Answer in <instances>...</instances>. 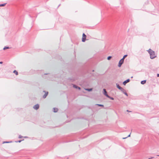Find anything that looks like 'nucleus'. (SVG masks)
Returning <instances> with one entry per match:
<instances>
[{"instance_id":"26","label":"nucleus","mask_w":159,"mask_h":159,"mask_svg":"<svg viewBox=\"0 0 159 159\" xmlns=\"http://www.w3.org/2000/svg\"><path fill=\"white\" fill-rule=\"evenodd\" d=\"M23 138H28V137L27 136H24Z\"/></svg>"},{"instance_id":"19","label":"nucleus","mask_w":159,"mask_h":159,"mask_svg":"<svg viewBox=\"0 0 159 159\" xmlns=\"http://www.w3.org/2000/svg\"><path fill=\"white\" fill-rule=\"evenodd\" d=\"M24 136H21V135H19L18 136V138L21 139L23 138Z\"/></svg>"},{"instance_id":"27","label":"nucleus","mask_w":159,"mask_h":159,"mask_svg":"<svg viewBox=\"0 0 159 159\" xmlns=\"http://www.w3.org/2000/svg\"><path fill=\"white\" fill-rule=\"evenodd\" d=\"M157 77H159V74H157Z\"/></svg>"},{"instance_id":"9","label":"nucleus","mask_w":159,"mask_h":159,"mask_svg":"<svg viewBox=\"0 0 159 159\" xmlns=\"http://www.w3.org/2000/svg\"><path fill=\"white\" fill-rule=\"evenodd\" d=\"M130 80H125L123 82V84L124 85H125L126 84L129 82L130 81Z\"/></svg>"},{"instance_id":"32","label":"nucleus","mask_w":159,"mask_h":159,"mask_svg":"<svg viewBox=\"0 0 159 159\" xmlns=\"http://www.w3.org/2000/svg\"><path fill=\"white\" fill-rule=\"evenodd\" d=\"M157 156H159V155H157Z\"/></svg>"},{"instance_id":"10","label":"nucleus","mask_w":159,"mask_h":159,"mask_svg":"<svg viewBox=\"0 0 159 159\" xmlns=\"http://www.w3.org/2000/svg\"><path fill=\"white\" fill-rule=\"evenodd\" d=\"M58 111V109L57 108L54 107L53 108V111L54 112H57Z\"/></svg>"},{"instance_id":"23","label":"nucleus","mask_w":159,"mask_h":159,"mask_svg":"<svg viewBox=\"0 0 159 159\" xmlns=\"http://www.w3.org/2000/svg\"><path fill=\"white\" fill-rule=\"evenodd\" d=\"M8 48H9V47H4L3 48V49L4 50H5L6 49H8Z\"/></svg>"},{"instance_id":"18","label":"nucleus","mask_w":159,"mask_h":159,"mask_svg":"<svg viewBox=\"0 0 159 159\" xmlns=\"http://www.w3.org/2000/svg\"><path fill=\"white\" fill-rule=\"evenodd\" d=\"M24 140V139H23L22 140H20L17 141H16L15 142L16 143H20L21 141Z\"/></svg>"},{"instance_id":"25","label":"nucleus","mask_w":159,"mask_h":159,"mask_svg":"<svg viewBox=\"0 0 159 159\" xmlns=\"http://www.w3.org/2000/svg\"><path fill=\"white\" fill-rule=\"evenodd\" d=\"M153 158H154V157H149V158H148V159H152Z\"/></svg>"},{"instance_id":"31","label":"nucleus","mask_w":159,"mask_h":159,"mask_svg":"<svg viewBox=\"0 0 159 159\" xmlns=\"http://www.w3.org/2000/svg\"><path fill=\"white\" fill-rule=\"evenodd\" d=\"M69 80H71V79H69Z\"/></svg>"},{"instance_id":"5","label":"nucleus","mask_w":159,"mask_h":159,"mask_svg":"<svg viewBox=\"0 0 159 159\" xmlns=\"http://www.w3.org/2000/svg\"><path fill=\"white\" fill-rule=\"evenodd\" d=\"M116 84L117 88H118L121 91L124 90V89L121 87H120V86L118 84L116 83Z\"/></svg>"},{"instance_id":"15","label":"nucleus","mask_w":159,"mask_h":159,"mask_svg":"<svg viewBox=\"0 0 159 159\" xmlns=\"http://www.w3.org/2000/svg\"><path fill=\"white\" fill-rule=\"evenodd\" d=\"M11 142H12L11 141H3V143H11Z\"/></svg>"},{"instance_id":"13","label":"nucleus","mask_w":159,"mask_h":159,"mask_svg":"<svg viewBox=\"0 0 159 159\" xmlns=\"http://www.w3.org/2000/svg\"><path fill=\"white\" fill-rule=\"evenodd\" d=\"M146 80H143L141 81V83L142 84H144L146 83Z\"/></svg>"},{"instance_id":"22","label":"nucleus","mask_w":159,"mask_h":159,"mask_svg":"<svg viewBox=\"0 0 159 159\" xmlns=\"http://www.w3.org/2000/svg\"><path fill=\"white\" fill-rule=\"evenodd\" d=\"M130 134H131V133L127 137H125V138H123V139H125L127 138H128V137H130Z\"/></svg>"},{"instance_id":"14","label":"nucleus","mask_w":159,"mask_h":159,"mask_svg":"<svg viewBox=\"0 0 159 159\" xmlns=\"http://www.w3.org/2000/svg\"><path fill=\"white\" fill-rule=\"evenodd\" d=\"M107 98H110V99L112 100H113L114 99V98H113L112 97H111V96H109V95H108V96H107Z\"/></svg>"},{"instance_id":"12","label":"nucleus","mask_w":159,"mask_h":159,"mask_svg":"<svg viewBox=\"0 0 159 159\" xmlns=\"http://www.w3.org/2000/svg\"><path fill=\"white\" fill-rule=\"evenodd\" d=\"M86 90L88 91L89 92H90L92 91L93 90V89L92 88H86L85 89Z\"/></svg>"},{"instance_id":"4","label":"nucleus","mask_w":159,"mask_h":159,"mask_svg":"<svg viewBox=\"0 0 159 159\" xmlns=\"http://www.w3.org/2000/svg\"><path fill=\"white\" fill-rule=\"evenodd\" d=\"M43 92L45 93V94L43 96V98H45L48 94V91H46L44 90L43 91Z\"/></svg>"},{"instance_id":"2","label":"nucleus","mask_w":159,"mask_h":159,"mask_svg":"<svg viewBox=\"0 0 159 159\" xmlns=\"http://www.w3.org/2000/svg\"><path fill=\"white\" fill-rule=\"evenodd\" d=\"M127 56V55H124L122 58L119 61L118 66L120 67L124 62V59Z\"/></svg>"},{"instance_id":"28","label":"nucleus","mask_w":159,"mask_h":159,"mask_svg":"<svg viewBox=\"0 0 159 159\" xmlns=\"http://www.w3.org/2000/svg\"><path fill=\"white\" fill-rule=\"evenodd\" d=\"M3 63V62L2 61H0V64H2Z\"/></svg>"},{"instance_id":"30","label":"nucleus","mask_w":159,"mask_h":159,"mask_svg":"<svg viewBox=\"0 0 159 159\" xmlns=\"http://www.w3.org/2000/svg\"><path fill=\"white\" fill-rule=\"evenodd\" d=\"M127 80H129V79H128Z\"/></svg>"},{"instance_id":"24","label":"nucleus","mask_w":159,"mask_h":159,"mask_svg":"<svg viewBox=\"0 0 159 159\" xmlns=\"http://www.w3.org/2000/svg\"><path fill=\"white\" fill-rule=\"evenodd\" d=\"M127 111L128 112H131L132 111H129V110H127Z\"/></svg>"},{"instance_id":"16","label":"nucleus","mask_w":159,"mask_h":159,"mask_svg":"<svg viewBox=\"0 0 159 159\" xmlns=\"http://www.w3.org/2000/svg\"><path fill=\"white\" fill-rule=\"evenodd\" d=\"M95 105H97L99 107H104V105H102V104H97Z\"/></svg>"},{"instance_id":"17","label":"nucleus","mask_w":159,"mask_h":159,"mask_svg":"<svg viewBox=\"0 0 159 159\" xmlns=\"http://www.w3.org/2000/svg\"><path fill=\"white\" fill-rule=\"evenodd\" d=\"M13 72L14 73H15V74L16 75H18V72H17L16 70H14L13 71Z\"/></svg>"},{"instance_id":"6","label":"nucleus","mask_w":159,"mask_h":159,"mask_svg":"<svg viewBox=\"0 0 159 159\" xmlns=\"http://www.w3.org/2000/svg\"><path fill=\"white\" fill-rule=\"evenodd\" d=\"M103 93L104 95H105L106 97H107L108 95L107 94V92L105 89H103Z\"/></svg>"},{"instance_id":"1","label":"nucleus","mask_w":159,"mask_h":159,"mask_svg":"<svg viewBox=\"0 0 159 159\" xmlns=\"http://www.w3.org/2000/svg\"><path fill=\"white\" fill-rule=\"evenodd\" d=\"M148 51L150 54V58L151 59H154L156 57V55L155 54L154 51L152 50L150 48L149 49Z\"/></svg>"},{"instance_id":"8","label":"nucleus","mask_w":159,"mask_h":159,"mask_svg":"<svg viewBox=\"0 0 159 159\" xmlns=\"http://www.w3.org/2000/svg\"><path fill=\"white\" fill-rule=\"evenodd\" d=\"M73 87L77 89H78L79 90H80L81 89V88L77 86L75 84H73Z\"/></svg>"},{"instance_id":"11","label":"nucleus","mask_w":159,"mask_h":159,"mask_svg":"<svg viewBox=\"0 0 159 159\" xmlns=\"http://www.w3.org/2000/svg\"><path fill=\"white\" fill-rule=\"evenodd\" d=\"M121 91L126 96H128V94L127 93L125 92V91L124 89V90Z\"/></svg>"},{"instance_id":"7","label":"nucleus","mask_w":159,"mask_h":159,"mask_svg":"<svg viewBox=\"0 0 159 159\" xmlns=\"http://www.w3.org/2000/svg\"><path fill=\"white\" fill-rule=\"evenodd\" d=\"M39 105L38 104H37L34 106L33 108L34 109L37 110L39 108Z\"/></svg>"},{"instance_id":"21","label":"nucleus","mask_w":159,"mask_h":159,"mask_svg":"<svg viewBox=\"0 0 159 159\" xmlns=\"http://www.w3.org/2000/svg\"><path fill=\"white\" fill-rule=\"evenodd\" d=\"M6 4V3H4V4H0V7H4L5 5Z\"/></svg>"},{"instance_id":"3","label":"nucleus","mask_w":159,"mask_h":159,"mask_svg":"<svg viewBox=\"0 0 159 159\" xmlns=\"http://www.w3.org/2000/svg\"><path fill=\"white\" fill-rule=\"evenodd\" d=\"M86 35L84 34L83 33L82 35V41L83 42H84L86 39Z\"/></svg>"},{"instance_id":"20","label":"nucleus","mask_w":159,"mask_h":159,"mask_svg":"<svg viewBox=\"0 0 159 159\" xmlns=\"http://www.w3.org/2000/svg\"><path fill=\"white\" fill-rule=\"evenodd\" d=\"M111 58H112V57L111 56H108L107 57V59L108 60H110L111 59Z\"/></svg>"},{"instance_id":"29","label":"nucleus","mask_w":159,"mask_h":159,"mask_svg":"<svg viewBox=\"0 0 159 159\" xmlns=\"http://www.w3.org/2000/svg\"><path fill=\"white\" fill-rule=\"evenodd\" d=\"M133 78V76H132V77H131V78Z\"/></svg>"}]
</instances>
